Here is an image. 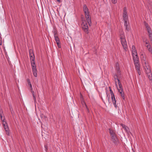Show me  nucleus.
Returning <instances> with one entry per match:
<instances>
[{"instance_id": "nucleus-31", "label": "nucleus", "mask_w": 152, "mask_h": 152, "mask_svg": "<svg viewBox=\"0 0 152 152\" xmlns=\"http://www.w3.org/2000/svg\"><path fill=\"white\" fill-rule=\"evenodd\" d=\"M45 150H46L48 149V147H47V146L46 145H45Z\"/></svg>"}, {"instance_id": "nucleus-20", "label": "nucleus", "mask_w": 152, "mask_h": 152, "mask_svg": "<svg viewBox=\"0 0 152 152\" xmlns=\"http://www.w3.org/2000/svg\"><path fill=\"white\" fill-rule=\"evenodd\" d=\"M31 66L36 65L34 62V60L32 59L31 60Z\"/></svg>"}, {"instance_id": "nucleus-18", "label": "nucleus", "mask_w": 152, "mask_h": 152, "mask_svg": "<svg viewBox=\"0 0 152 152\" xmlns=\"http://www.w3.org/2000/svg\"><path fill=\"white\" fill-rule=\"evenodd\" d=\"M109 130L110 131V133L111 136L115 135V133L113 130H111V129H109Z\"/></svg>"}, {"instance_id": "nucleus-30", "label": "nucleus", "mask_w": 152, "mask_h": 152, "mask_svg": "<svg viewBox=\"0 0 152 152\" xmlns=\"http://www.w3.org/2000/svg\"><path fill=\"white\" fill-rule=\"evenodd\" d=\"M145 45H148V44H149L148 42L147 41H145Z\"/></svg>"}, {"instance_id": "nucleus-8", "label": "nucleus", "mask_w": 152, "mask_h": 152, "mask_svg": "<svg viewBox=\"0 0 152 152\" xmlns=\"http://www.w3.org/2000/svg\"><path fill=\"white\" fill-rule=\"evenodd\" d=\"M145 72L151 82L152 83V75L150 69L146 70Z\"/></svg>"}, {"instance_id": "nucleus-9", "label": "nucleus", "mask_w": 152, "mask_h": 152, "mask_svg": "<svg viewBox=\"0 0 152 152\" xmlns=\"http://www.w3.org/2000/svg\"><path fill=\"white\" fill-rule=\"evenodd\" d=\"M3 125L4 126V128L5 130L7 132V135H9V132L8 126L6 121H5L4 122H3Z\"/></svg>"}, {"instance_id": "nucleus-24", "label": "nucleus", "mask_w": 152, "mask_h": 152, "mask_svg": "<svg viewBox=\"0 0 152 152\" xmlns=\"http://www.w3.org/2000/svg\"><path fill=\"white\" fill-rule=\"evenodd\" d=\"M116 138H117L116 137V136H115V134L114 135H113L112 136V140H113V139H116Z\"/></svg>"}, {"instance_id": "nucleus-35", "label": "nucleus", "mask_w": 152, "mask_h": 152, "mask_svg": "<svg viewBox=\"0 0 152 152\" xmlns=\"http://www.w3.org/2000/svg\"><path fill=\"white\" fill-rule=\"evenodd\" d=\"M151 54L152 55V53Z\"/></svg>"}, {"instance_id": "nucleus-6", "label": "nucleus", "mask_w": 152, "mask_h": 152, "mask_svg": "<svg viewBox=\"0 0 152 152\" xmlns=\"http://www.w3.org/2000/svg\"><path fill=\"white\" fill-rule=\"evenodd\" d=\"M127 9L126 7H124L123 10V18L124 22H127L128 20V15L126 12Z\"/></svg>"}, {"instance_id": "nucleus-23", "label": "nucleus", "mask_w": 152, "mask_h": 152, "mask_svg": "<svg viewBox=\"0 0 152 152\" xmlns=\"http://www.w3.org/2000/svg\"><path fill=\"white\" fill-rule=\"evenodd\" d=\"M145 46L146 47H147V48L148 49V50H149L150 48H152L151 47V45H150V44H148V45H145Z\"/></svg>"}, {"instance_id": "nucleus-22", "label": "nucleus", "mask_w": 152, "mask_h": 152, "mask_svg": "<svg viewBox=\"0 0 152 152\" xmlns=\"http://www.w3.org/2000/svg\"><path fill=\"white\" fill-rule=\"evenodd\" d=\"M31 92H32V94L33 97H34V102H35L36 101V98L35 96L34 95V91H32Z\"/></svg>"}, {"instance_id": "nucleus-29", "label": "nucleus", "mask_w": 152, "mask_h": 152, "mask_svg": "<svg viewBox=\"0 0 152 152\" xmlns=\"http://www.w3.org/2000/svg\"><path fill=\"white\" fill-rule=\"evenodd\" d=\"M148 50L151 53H152V48H150Z\"/></svg>"}, {"instance_id": "nucleus-32", "label": "nucleus", "mask_w": 152, "mask_h": 152, "mask_svg": "<svg viewBox=\"0 0 152 152\" xmlns=\"http://www.w3.org/2000/svg\"><path fill=\"white\" fill-rule=\"evenodd\" d=\"M86 108H87V110L88 111H89V109H88V108L87 106L86 105Z\"/></svg>"}, {"instance_id": "nucleus-3", "label": "nucleus", "mask_w": 152, "mask_h": 152, "mask_svg": "<svg viewBox=\"0 0 152 152\" xmlns=\"http://www.w3.org/2000/svg\"><path fill=\"white\" fill-rule=\"evenodd\" d=\"M133 57L136 70L139 75H140L141 72L140 70V65L139 63V59L137 56V54L136 55H133Z\"/></svg>"}, {"instance_id": "nucleus-26", "label": "nucleus", "mask_w": 152, "mask_h": 152, "mask_svg": "<svg viewBox=\"0 0 152 152\" xmlns=\"http://www.w3.org/2000/svg\"><path fill=\"white\" fill-rule=\"evenodd\" d=\"M112 140V141L114 143H116L117 142V141L118 140V139H117V138H116V139H114Z\"/></svg>"}, {"instance_id": "nucleus-19", "label": "nucleus", "mask_w": 152, "mask_h": 152, "mask_svg": "<svg viewBox=\"0 0 152 152\" xmlns=\"http://www.w3.org/2000/svg\"><path fill=\"white\" fill-rule=\"evenodd\" d=\"M30 57L31 60H32V59L34 60V54L31 55L30 53Z\"/></svg>"}, {"instance_id": "nucleus-13", "label": "nucleus", "mask_w": 152, "mask_h": 152, "mask_svg": "<svg viewBox=\"0 0 152 152\" xmlns=\"http://www.w3.org/2000/svg\"><path fill=\"white\" fill-rule=\"evenodd\" d=\"M111 99L112 100V102L114 106L115 107H116L117 106L116 105V101L115 99V96H111Z\"/></svg>"}, {"instance_id": "nucleus-11", "label": "nucleus", "mask_w": 152, "mask_h": 152, "mask_svg": "<svg viewBox=\"0 0 152 152\" xmlns=\"http://www.w3.org/2000/svg\"><path fill=\"white\" fill-rule=\"evenodd\" d=\"M54 38L58 47L59 48H60L61 47V46L60 45L59 38L57 36H56L55 34H54Z\"/></svg>"}, {"instance_id": "nucleus-10", "label": "nucleus", "mask_w": 152, "mask_h": 152, "mask_svg": "<svg viewBox=\"0 0 152 152\" xmlns=\"http://www.w3.org/2000/svg\"><path fill=\"white\" fill-rule=\"evenodd\" d=\"M32 69L33 73V75L34 77H37V69L36 68V66H32Z\"/></svg>"}, {"instance_id": "nucleus-21", "label": "nucleus", "mask_w": 152, "mask_h": 152, "mask_svg": "<svg viewBox=\"0 0 152 152\" xmlns=\"http://www.w3.org/2000/svg\"><path fill=\"white\" fill-rule=\"evenodd\" d=\"M109 88L110 89V94H111V96H114L113 93V91L112 90L110 87H109Z\"/></svg>"}, {"instance_id": "nucleus-34", "label": "nucleus", "mask_w": 152, "mask_h": 152, "mask_svg": "<svg viewBox=\"0 0 152 152\" xmlns=\"http://www.w3.org/2000/svg\"><path fill=\"white\" fill-rule=\"evenodd\" d=\"M10 110H11V113L12 114V111L11 109V108H10Z\"/></svg>"}, {"instance_id": "nucleus-17", "label": "nucleus", "mask_w": 152, "mask_h": 152, "mask_svg": "<svg viewBox=\"0 0 152 152\" xmlns=\"http://www.w3.org/2000/svg\"><path fill=\"white\" fill-rule=\"evenodd\" d=\"M0 118H1V121H2L3 122H5V119L4 118H3L2 114H1V113H0Z\"/></svg>"}, {"instance_id": "nucleus-2", "label": "nucleus", "mask_w": 152, "mask_h": 152, "mask_svg": "<svg viewBox=\"0 0 152 152\" xmlns=\"http://www.w3.org/2000/svg\"><path fill=\"white\" fill-rule=\"evenodd\" d=\"M83 10L87 22L89 26H91V18L89 14L88 9L86 4H84L83 6Z\"/></svg>"}, {"instance_id": "nucleus-28", "label": "nucleus", "mask_w": 152, "mask_h": 152, "mask_svg": "<svg viewBox=\"0 0 152 152\" xmlns=\"http://www.w3.org/2000/svg\"><path fill=\"white\" fill-rule=\"evenodd\" d=\"M29 55H30V53L31 54V55L34 54L33 51L32 50H29Z\"/></svg>"}, {"instance_id": "nucleus-7", "label": "nucleus", "mask_w": 152, "mask_h": 152, "mask_svg": "<svg viewBox=\"0 0 152 152\" xmlns=\"http://www.w3.org/2000/svg\"><path fill=\"white\" fill-rule=\"evenodd\" d=\"M82 27L85 33L86 34H88L89 33L88 30V24L86 22L83 23Z\"/></svg>"}, {"instance_id": "nucleus-4", "label": "nucleus", "mask_w": 152, "mask_h": 152, "mask_svg": "<svg viewBox=\"0 0 152 152\" xmlns=\"http://www.w3.org/2000/svg\"><path fill=\"white\" fill-rule=\"evenodd\" d=\"M121 41L124 49L126 50L127 48V42L124 35H122L120 37Z\"/></svg>"}, {"instance_id": "nucleus-25", "label": "nucleus", "mask_w": 152, "mask_h": 152, "mask_svg": "<svg viewBox=\"0 0 152 152\" xmlns=\"http://www.w3.org/2000/svg\"><path fill=\"white\" fill-rule=\"evenodd\" d=\"M121 125L122 126V127L123 128H124V129L126 131L127 130L126 128V126L125 125H124L123 124H121Z\"/></svg>"}, {"instance_id": "nucleus-14", "label": "nucleus", "mask_w": 152, "mask_h": 152, "mask_svg": "<svg viewBox=\"0 0 152 152\" xmlns=\"http://www.w3.org/2000/svg\"><path fill=\"white\" fill-rule=\"evenodd\" d=\"M124 25L125 27V29L127 30V31H129L130 29V28L128 26L127 22H124Z\"/></svg>"}, {"instance_id": "nucleus-27", "label": "nucleus", "mask_w": 152, "mask_h": 152, "mask_svg": "<svg viewBox=\"0 0 152 152\" xmlns=\"http://www.w3.org/2000/svg\"><path fill=\"white\" fill-rule=\"evenodd\" d=\"M112 3L114 4H115L117 3V0H111Z\"/></svg>"}, {"instance_id": "nucleus-5", "label": "nucleus", "mask_w": 152, "mask_h": 152, "mask_svg": "<svg viewBox=\"0 0 152 152\" xmlns=\"http://www.w3.org/2000/svg\"><path fill=\"white\" fill-rule=\"evenodd\" d=\"M145 26L146 28L147 31L148 33L149 38L151 39V40L152 39V33L151 30L147 23H145Z\"/></svg>"}, {"instance_id": "nucleus-12", "label": "nucleus", "mask_w": 152, "mask_h": 152, "mask_svg": "<svg viewBox=\"0 0 152 152\" xmlns=\"http://www.w3.org/2000/svg\"><path fill=\"white\" fill-rule=\"evenodd\" d=\"M132 55H136L137 54V51L135 46L132 45Z\"/></svg>"}, {"instance_id": "nucleus-15", "label": "nucleus", "mask_w": 152, "mask_h": 152, "mask_svg": "<svg viewBox=\"0 0 152 152\" xmlns=\"http://www.w3.org/2000/svg\"><path fill=\"white\" fill-rule=\"evenodd\" d=\"M145 65L144 66V69H145V70H146L150 69L149 66L148 64H147L146 62L145 63Z\"/></svg>"}, {"instance_id": "nucleus-16", "label": "nucleus", "mask_w": 152, "mask_h": 152, "mask_svg": "<svg viewBox=\"0 0 152 152\" xmlns=\"http://www.w3.org/2000/svg\"><path fill=\"white\" fill-rule=\"evenodd\" d=\"M27 81L28 82V85L29 86L31 90H32V85H31V83L30 82V81L29 79H28Z\"/></svg>"}, {"instance_id": "nucleus-33", "label": "nucleus", "mask_w": 152, "mask_h": 152, "mask_svg": "<svg viewBox=\"0 0 152 152\" xmlns=\"http://www.w3.org/2000/svg\"><path fill=\"white\" fill-rule=\"evenodd\" d=\"M57 1L59 2H60V0H57Z\"/></svg>"}, {"instance_id": "nucleus-1", "label": "nucleus", "mask_w": 152, "mask_h": 152, "mask_svg": "<svg viewBox=\"0 0 152 152\" xmlns=\"http://www.w3.org/2000/svg\"><path fill=\"white\" fill-rule=\"evenodd\" d=\"M115 67L116 73L115 75H114V77L115 80V85L117 88L118 92L120 93L123 99H124L125 97L123 94L122 86L119 79V78L121 77V75L119 64L118 63L116 64Z\"/></svg>"}]
</instances>
